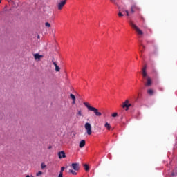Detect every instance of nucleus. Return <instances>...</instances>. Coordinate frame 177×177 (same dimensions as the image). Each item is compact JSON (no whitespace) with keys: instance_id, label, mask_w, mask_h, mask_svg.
<instances>
[{"instance_id":"f257e3e1","label":"nucleus","mask_w":177,"mask_h":177,"mask_svg":"<svg viewBox=\"0 0 177 177\" xmlns=\"http://www.w3.org/2000/svg\"><path fill=\"white\" fill-rule=\"evenodd\" d=\"M84 104L88 109V111H93L96 117H102V113L99 111V109L91 106L88 102H84Z\"/></svg>"},{"instance_id":"f03ea898","label":"nucleus","mask_w":177,"mask_h":177,"mask_svg":"<svg viewBox=\"0 0 177 177\" xmlns=\"http://www.w3.org/2000/svg\"><path fill=\"white\" fill-rule=\"evenodd\" d=\"M129 25L131 26V27H132V28H133L135 30V31L137 32L138 35H139V37H142V35H143V31H142V30H140L139 28V27H138V26H136L135 24H133V22H132V21H129Z\"/></svg>"},{"instance_id":"7ed1b4c3","label":"nucleus","mask_w":177,"mask_h":177,"mask_svg":"<svg viewBox=\"0 0 177 177\" xmlns=\"http://www.w3.org/2000/svg\"><path fill=\"white\" fill-rule=\"evenodd\" d=\"M84 128L86 131L87 135H92V126L91 125V123L86 122L84 124Z\"/></svg>"},{"instance_id":"20e7f679","label":"nucleus","mask_w":177,"mask_h":177,"mask_svg":"<svg viewBox=\"0 0 177 177\" xmlns=\"http://www.w3.org/2000/svg\"><path fill=\"white\" fill-rule=\"evenodd\" d=\"M67 3V0H61L57 4L58 10H62L64 7V5Z\"/></svg>"},{"instance_id":"39448f33","label":"nucleus","mask_w":177,"mask_h":177,"mask_svg":"<svg viewBox=\"0 0 177 177\" xmlns=\"http://www.w3.org/2000/svg\"><path fill=\"white\" fill-rule=\"evenodd\" d=\"M131 104H129V101L126 100L125 102L122 104V108L126 109V111L129 110V107H131Z\"/></svg>"},{"instance_id":"423d86ee","label":"nucleus","mask_w":177,"mask_h":177,"mask_svg":"<svg viewBox=\"0 0 177 177\" xmlns=\"http://www.w3.org/2000/svg\"><path fill=\"white\" fill-rule=\"evenodd\" d=\"M71 167L75 171H80V163H72Z\"/></svg>"},{"instance_id":"0eeeda50","label":"nucleus","mask_w":177,"mask_h":177,"mask_svg":"<svg viewBox=\"0 0 177 177\" xmlns=\"http://www.w3.org/2000/svg\"><path fill=\"white\" fill-rule=\"evenodd\" d=\"M153 84V81L151 80V78L150 77H147V83L145 84V86H151V84Z\"/></svg>"},{"instance_id":"6e6552de","label":"nucleus","mask_w":177,"mask_h":177,"mask_svg":"<svg viewBox=\"0 0 177 177\" xmlns=\"http://www.w3.org/2000/svg\"><path fill=\"white\" fill-rule=\"evenodd\" d=\"M33 56H34L35 60H37L38 62H39V60H41V59L44 57V55H41L38 53L34 54Z\"/></svg>"},{"instance_id":"1a4fd4ad","label":"nucleus","mask_w":177,"mask_h":177,"mask_svg":"<svg viewBox=\"0 0 177 177\" xmlns=\"http://www.w3.org/2000/svg\"><path fill=\"white\" fill-rule=\"evenodd\" d=\"M58 157L59 159L66 158V153H64V151H63L59 152Z\"/></svg>"},{"instance_id":"9d476101","label":"nucleus","mask_w":177,"mask_h":177,"mask_svg":"<svg viewBox=\"0 0 177 177\" xmlns=\"http://www.w3.org/2000/svg\"><path fill=\"white\" fill-rule=\"evenodd\" d=\"M146 68H147V67L145 66V67L142 68V76H143L144 78H146V77H148V76H147V73L146 72Z\"/></svg>"},{"instance_id":"9b49d317","label":"nucleus","mask_w":177,"mask_h":177,"mask_svg":"<svg viewBox=\"0 0 177 177\" xmlns=\"http://www.w3.org/2000/svg\"><path fill=\"white\" fill-rule=\"evenodd\" d=\"M85 140H82L79 144V147H80V149H82V147L85 146Z\"/></svg>"},{"instance_id":"f8f14e48","label":"nucleus","mask_w":177,"mask_h":177,"mask_svg":"<svg viewBox=\"0 0 177 177\" xmlns=\"http://www.w3.org/2000/svg\"><path fill=\"white\" fill-rule=\"evenodd\" d=\"M147 93H148V95H149V96H153V95H154V90L148 89Z\"/></svg>"},{"instance_id":"ddd939ff","label":"nucleus","mask_w":177,"mask_h":177,"mask_svg":"<svg viewBox=\"0 0 177 177\" xmlns=\"http://www.w3.org/2000/svg\"><path fill=\"white\" fill-rule=\"evenodd\" d=\"M104 127L105 128H106V129H108V131H110V129H111V126L109 122L105 123Z\"/></svg>"},{"instance_id":"4468645a","label":"nucleus","mask_w":177,"mask_h":177,"mask_svg":"<svg viewBox=\"0 0 177 177\" xmlns=\"http://www.w3.org/2000/svg\"><path fill=\"white\" fill-rule=\"evenodd\" d=\"M68 174H72V175H77V173L75 172V170L69 169L68 171Z\"/></svg>"},{"instance_id":"2eb2a0df","label":"nucleus","mask_w":177,"mask_h":177,"mask_svg":"<svg viewBox=\"0 0 177 177\" xmlns=\"http://www.w3.org/2000/svg\"><path fill=\"white\" fill-rule=\"evenodd\" d=\"M84 169L86 172H88L89 171V166L86 164H84Z\"/></svg>"},{"instance_id":"dca6fc26","label":"nucleus","mask_w":177,"mask_h":177,"mask_svg":"<svg viewBox=\"0 0 177 177\" xmlns=\"http://www.w3.org/2000/svg\"><path fill=\"white\" fill-rule=\"evenodd\" d=\"M131 7H133L134 10H139V7H138L136 4L132 5Z\"/></svg>"},{"instance_id":"f3484780","label":"nucleus","mask_w":177,"mask_h":177,"mask_svg":"<svg viewBox=\"0 0 177 177\" xmlns=\"http://www.w3.org/2000/svg\"><path fill=\"white\" fill-rule=\"evenodd\" d=\"M77 115L79 117H82V112L81 111V110L77 111Z\"/></svg>"},{"instance_id":"a211bd4d","label":"nucleus","mask_w":177,"mask_h":177,"mask_svg":"<svg viewBox=\"0 0 177 177\" xmlns=\"http://www.w3.org/2000/svg\"><path fill=\"white\" fill-rule=\"evenodd\" d=\"M70 97L71 100H75V95H74V94H71Z\"/></svg>"},{"instance_id":"6ab92c4d","label":"nucleus","mask_w":177,"mask_h":177,"mask_svg":"<svg viewBox=\"0 0 177 177\" xmlns=\"http://www.w3.org/2000/svg\"><path fill=\"white\" fill-rule=\"evenodd\" d=\"M41 169H44V168H46V165L45 163H41Z\"/></svg>"},{"instance_id":"aec40b11","label":"nucleus","mask_w":177,"mask_h":177,"mask_svg":"<svg viewBox=\"0 0 177 177\" xmlns=\"http://www.w3.org/2000/svg\"><path fill=\"white\" fill-rule=\"evenodd\" d=\"M55 71H57V72L60 71V67H59V66L57 65L55 66Z\"/></svg>"},{"instance_id":"412c9836","label":"nucleus","mask_w":177,"mask_h":177,"mask_svg":"<svg viewBox=\"0 0 177 177\" xmlns=\"http://www.w3.org/2000/svg\"><path fill=\"white\" fill-rule=\"evenodd\" d=\"M64 169H66V167H62L59 174H63V171H64Z\"/></svg>"},{"instance_id":"4be33fe9","label":"nucleus","mask_w":177,"mask_h":177,"mask_svg":"<svg viewBox=\"0 0 177 177\" xmlns=\"http://www.w3.org/2000/svg\"><path fill=\"white\" fill-rule=\"evenodd\" d=\"M42 171H39L36 174V176H40V175H42Z\"/></svg>"},{"instance_id":"5701e85b","label":"nucleus","mask_w":177,"mask_h":177,"mask_svg":"<svg viewBox=\"0 0 177 177\" xmlns=\"http://www.w3.org/2000/svg\"><path fill=\"white\" fill-rule=\"evenodd\" d=\"M131 13H135V10L133 9V7H131Z\"/></svg>"},{"instance_id":"b1692460","label":"nucleus","mask_w":177,"mask_h":177,"mask_svg":"<svg viewBox=\"0 0 177 177\" xmlns=\"http://www.w3.org/2000/svg\"><path fill=\"white\" fill-rule=\"evenodd\" d=\"M45 26H46V27H50V24H49V22H46L45 24Z\"/></svg>"},{"instance_id":"393cba45","label":"nucleus","mask_w":177,"mask_h":177,"mask_svg":"<svg viewBox=\"0 0 177 177\" xmlns=\"http://www.w3.org/2000/svg\"><path fill=\"white\" fill-rule=\"evenodd\" d=\"M118 115V113H113L112 114V117H117Z\"/></svg>"},{"instance_id":"a878e982","label":"nucleus","mask_w":177,"mask_h":177,"mask_svg":"<svg viewBox=\"0 0 177 177\" xmlns=\"http://www.w3.org/2000/svg\"><path fill=\"white\" fill-rule=\"evenodd\" d=\"M118 16H119L120 17L124 16V15H123L122 13H121V12H119V13H118Z\"/></svg>"},{"instance_id":"bb28decb","label":"nucleus","mask_w":177,"mask_h":177,"mask_svg":"<svg viewBox=\"0 0 177 177\" xmlns=\"http://www.w3.org/2000/svg\"><path fill=\"white\" fill-rule=\"evenodd\" d=\"M58 177H63V173H59Z\"/></svg>"},{"instance_id":"cd10ccee","label":"nucleus","mask_w":177,"mask_h":177,"mask_svg":"<svg viewBox=\"0 0 177 177\" xmlns=\"http://www.w3.org/2000/svg\"><path fill=\"white\" fill-rule=\"evenodd\" d=\"M126 14H127V16H129V12L128 10H126Z\"/></svg>"},{"instance_id":"c85d7f7f","label":"nucleus","mask_w":177,"mask_h":177,"mask_svg":"<svg viewBox=\"0 0 177 177\" xmlns=\"http://www.w3.org/2000/svg\"><path fill=\"white\" fill-rule=\"evenodd\" d=\"M53 65L55 66V67H56V66H57V64H56L55 62H53Z\"/></svg>"},{"instance_id":"c756f323","label":"nucleus","mask_w":177,"mask_h":177,"mask_svg":"<svg viewBox=\"0 0 177 177\" xmlns=\"http://www.w3.org/2000/svg\"><path fill=\"white\" fill-rule=\"evenodd\" d=\"M72 104H75V100H73Z\"/></svg>"},{"instance_id":"7c9ffc66","label":"nucleus","mask_w":177,"mask_h":177,"mask_svg":"<svg viewBox=\"0 0 177 177\" xmlns=\"http://www.w3.org/2000/svg\"><path fill=\"white\" fill-rule=\"evenodd\" d=\"M141 46H142V49H145V46L142 45Z\"/></svg>"},{"instance_id":"2f4dec72","label":"nucleus","mask_w":177,"mask_h":177,"mask_svg":"<svg viewBox=\"0 0 177 177\" xmlns=\"http://www.w3.org/2000/svg\"><path fill=\"white\" fill-rule=\"evenodd\" d=\"M1 1H2V0H0V3H1Z\"/></svg>"}]
</instances>
